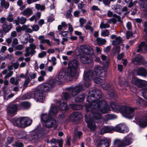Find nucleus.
<instances>
[{"instance_id": "f257e3e1", "label": "nucleus", "mask_w": 147, "mask_h": 147, "mask_svg": "<svg viewBox=\"0 0 147 147\" xmlns=\"http://www.w3.org/2000/svg\"><path fill=\"white\" fill-rule=\"evenodd\" d=\"M102 92L100 90L94 89L90 91L87 94L86 100L88 103L85 105L87 113L85 120L88 127L91 130H94L96 127L95 123L99 122L102 116L98 112L102 113H109L111 111L110 107L104 100H100Z\"/></svg>"}, {"instance_id": "f03ea898", "label": "nucleus", "mask_w": 147, "mask_h": 147, "mask_svg": "<svg viewBox=\"0 0 147 147\" xmlns=\"http://www.w3.org/2000/svg\"><path fill=\"white\" fill-rule=\"evenodd\" d=\"M66 76L63 71H60L55 77V80H51L45 84L38 87L36 90L33 92L32 96L34 99L39 102H42L45 99L44 92L51 90L55 83L60 84L65 80Z\"/></svg>"}, {"instance_id": "7ed1b4c3", "label": "nucleus", "mask_w": 147, "mask_h": 147, "mask_svg": "<svg viewBox=\"0 0 147 147\" xmlns=\"http://www.w3.org/2000/svg\"><path fill=\"white\" fill-rule=\"evenodd\" d=\"M94 76V72L92 70H85L83 75L84 83H82L74 87L67 88L66 90L71 92L73 96H76L79 92L89 86Z\"/></svg>"}, {"instance_id": "20e7f679", "label": "nucleus", "mask_w": 147, "mask_h": 147, "mask_svg": "<svg viewBox=\"0 0 147 147\" xmlns=\"http://www.w3.org/2000/svg\"><path fill=\"white\" fill-rule=\"evenodd\" d=\"M58 112V109L56 105L51 104L49 113H43L41 115V120L43 127L50 128L55 125L54 129L57 128V125L55 119L52 118V117L55 115Z\"/></svg>"}, {"instance_id": "39448f33", "label": "nucleus", "mask_w": 147, "mask_h": 147, "mask_svg": "<svg viewBox=\"0 0 147 147\" xmlns=\"http://www.w3.org/2000/svg\"><path fill=\"white\" fill-rule=\"evenodd\" d=\"M110 106L114 111L121 113L123 117L131 119L134 116L135 108L126 106H120L114 102H110Z\"/></svg>"}, {"instance_id": "423d86ee", "label": "nucleus", "mask_w": 147, "mask_h": 147, "mask_svg": "<svg viewBox=\"0 0 147 147\" xmlns=\"http://www.w3.org/2000/svg\"><path fill=\"white\" fill-rule=\"evenodd\" d=\"M80 49L82 53L80 56L81 62L84 64L91 63L92 61V59L89 54L91 52L92 53L94 52L93 49L90 47L86 45L80 46Z\"/></svg>"}, {"instance_id": "0eeeda50", "label": "nucleus", "mask_w": 147, "mask_h": 147, "mask_svg": "<svg viewBox=\"0 0 147 147\" xmlns=\"http://www.w3.org/2000/svg\"><path fill=\"white\" fill-rule=\"evenodd\" d=\"M32 121L27 117L15 118L11 120V122L15 126L19 127H25L30 125Z\"/></svg>"}, {"instance_id": "6e6552de", "label": "nucleus", "mask_w": 147, "mask_h": 147, "mask_svg": "<svg viewBox=\"0 0 147 147\" xmlns=\"http://www.w3.org/2000/svg\"><path fill=\"white\" fill-rule=\"evenodd\" d=\"M78 69V62L76 60H74L68 63V67L65 74L67 76L72 78L75 76Z\"/></svg>"}, {"instance_id": "1a4fd4ad", "label": "nucleus", "mask_w": 147, "mask_h": 147, "mask_svg": "<svg viewBox=\"0 0 147 147\" xmlns=\"http://www.w3.org/2000/svg\"><path fill=\"white\" fill-rule=\"evenodd\" d=\"M132 139L131 136L127 135L124 137L123 140L116 139L114 142V144L116 145L118 147H123L128 146L131 144Z\"/></svg>"}, {"instance_id": "9d476101", "label": "nucleus", "mask_w": 147, "mask_h": 147, "mask_svg": "<svg viewBox=\"0 0 147 147\" xmlns=\"http://www.w3.org/2000/svg\"><path fill=\"white\" fill-rule=\"evenodd\" d=\"M107 68L103 67L100 66H96L94 69V73L97 76L101 77H104L107 75V71L106 69Z\"/></svg>"}, {"instance_id": "9b49d317", "label": "nucleus", "mask_w": 147, "mask_h": 147, "mask_svg": "<svg viewBox=\"0 0 147 147\" xmlns=\"http://www.w3.org/2000/svg\"><path fill=\"white\" fill-rule=\"evenodd\" d=\"M36 48V46L34 43L30 44L29 46L26 48V53L24 54V56L27 57L30 55H32L36 52L34 50Z\"/></svg>"}, {"instance_id": "f8f14e48", "label": "nucleus", "mask_w": 147, "mask_h": 147, "mask_svg": "<svg viewBox=\"0 0 147 147\" xmlns=\"http://www.w3.org/2000/svg\"><path fill=\"white\" fill-rule=\"evenodd\" d=\"M82 117L81 113L78 111L74 112L71 114L68 117L69 120L74 122L77 120H80Z\"/></svg>"}, {"instance_id": "ddd939ff", "label": "nucleus", "mask_w": 147, "mask_h": 147, "mask_svg": "<svg viewBox=\"0 0 147 147\" xmlns=\"http://www.w3.org/2000/svg\"><path fill=\"white\" fill-rule=\"evenodd\" d=\"M132 84L138 87H142L143 86H147V82L144 80L138 79L137 78H132L131 80Z\"/></svg>"}, {"instance_id": "4468645a", "label": "nucleus", "mask_w": 147, "mask_h": 147, "mask_svg": "<svg viewBox=\"0 0 147 147\" xmlns=\"http://www.w3.org/2000/svg\"><path fill=\"white\" fill-rule=\"evenodd\" d=\"M114 131H115L121 133H124L128 131V128L125 125L120 123L115 127H113Z\"/></svg>"}, {"instance_id": "2eb2a0df", "label": "nucleus", "mask_w": 147, "mask_h": 147, "mask_svg": "<svg viewBox=\"0 0 147 147\" xmlns=\"http://www.w3.org/2000/svg\"><path fill=\"white\" fill-rule=\"evenodd\" d=\"M102 87L104 90H108V94L110 97H114L115 94V91L113 89V88L110 87V86L107 84L106 83H104L102 85Z\"/></svg>"}, {"instance_id": "dca6fc26", "label": "nucleus", "mask_w": 147, "mask_h": 147, "mask_svg": "<svg viewBox=\"0 0 147 147\" xmlns=\"http://www.w3.org/2000/svg\"><path fill=\"white\" fill-rule=\"evenodd\" d=\"M18 109V107L17 105H11L7 108V112L9 115H14L16 114Z\"/></svg>"}, {"instance_id": "f3484780", "label": "nucleus", "mask_w": 147, "mask_h": 147, "mask_svg": "<svg viewBox=\"0 0 147 147\" xmlns=\"http://www.w3.org/2000/svg\"><path fill=\"white\" fill-rule=\"evenodd\" d=\"M109 139H104L99 141L97 143L98 147H109L111 144Z\"/></svg>"}, {"instance_id": "a211bd4d", "label": "nucleus", "mask_w": 147, "mask_h": 147, "mask_svg": "<svg viewBox=\"0 0 147 147\" xmlns=\"http://www.w3.org/2000/svg\"><path fill=\"white\" fill-rule=\"evenodd\" d=\"M147 51V42L146 43L144 42H142L138 46V48L136 51L138 53L141 52L144 53Z\"/></svg>"}, {"instance_id": "6ab92c4d", "label": "nucleus", "mask_w": 147, "mask_h": 147, "mask_svg": "<svg viewBox=\"0 0 147 147\" xmlns=\"http://www.w3.org/2000/svg\"><path fill=\"white\" fill-rule=\"evenodd\" d=\"M113 127L112 126H105L102 128L100 132L101 134L106 133H113L114 132Z\"/></svg>"}, {"instance_id": "aec40b11", "label": "nucleus", "mask_w": 147, "mask_h": 147, "mask_svg": "<svg viewBox=\"0 0 147 147\" xmlns=\"http://www.w3.org/2000/svg\"><path fill=\"white\" fill-rule=\"evenodd\" d=\"M58 107L59 109L62 111H66L68 109L67 102L62 99L59 102Z\"/></svg>"}, {"instance_id": "412c9836", "label": "nucleus", "mask_w": 147, "mask_h": 147, "mask_svg": "<svg viewBox=\"0 0 147 147\" xmlns=\"http://www.w3.org/2000/svg\"><path fill=\"white\" fill-rule=\"evenodd\" d=\"M137 74L138 75L142 76H146L147 75V71L145 68L140 67H138L135 70Z\"/></svg>"}, {"instance_id": "4be33fe9", "label": "nucleus", "mask_w": 147, "mask_h": 147, "mask_svg": "<svg viewBox=\"0 0 147 147\" xmlns=\"http://www.w3.org/2000/svg\"><path fill=\"white\" fill-rule=\"evenodd\" d=\"M18 106L19 109H26L30 107V104L28 102H24L20 103Z\"/></svg>"}, {"instance_id": "5701e85b", "label": "nucleus", "mask_w": 147, "mask_h": 147, "mask_svg": "<svg viewBox=\"0 0 147 147\" xmlns=\"http://www.w3.org/2000/svg\"><path fill=\"white\" fill-rule=\"evenodd\" d=\"M143 60V58L142 57L139 56L134 58L132 60V61L134 65H140L141 64Z\"/></svg>"}, {"instance_id": "b1692460", "label": "nucleus", "mask_w": 147, "mask_h": 147, "mask_svg": "<svg viewBox=\"0 0 147 147\" xmlns=\"http://www.w3.org/2000/svg\"><path fill=\"white\" fill-rule=\"evenodd\" d=\"M33 13L32 10L30 8H28L25 9L21 14L28 18Z\"/></svg>"}, {"instance_id": "393cba45", "label": "nucleus", "mask_w": 147, "mask_h": 147, "mask_svg": "<svg viewBox=\"0 0 147 147\" xmlns=\"http://www.w3.org/2000/svg\"><path fill=\"white\" fill-rule=\"evenodd\" d=\"M101 57L103 62L104 63V67L108 68V63L109 62V58L104 55H101Z\"/></svg>"}, {"instance_id": "a878e982", "label": "nucleus", "mask_w": 147, "mask_h": 147, "mask_svg": "<svg viewBox=\"0 0 147 147\" xmlns=\"http://www.w3.org/2000/svg\"><path fill=\"white\" fill-rule=\"evenodd\" d=\"M2 73L5 75L4 78L6 79L11 76L13 74V72L9 70L5 69L2 71Z\"/></svg>"}, {"instance_id": "bb28decb", "label": "nucleus", "mask_w": 147, "mask_h": 147, "mask_svg": "<svg viewBox=\"0 0 147 147\" xmlns=\"http://www.w3.org/2000/svg\"><path fill=\"white\" fill-rule=\"evenodd\" d=\"M26 76L28 78L31 80L32 79H34L36 78V74L35 73L29 72L28 71H27L26 73Z\"/></svg>"}, {"instance_id": "cd10ccee", "label": "nucleus", "mask_w": 147, "mask_h": 147, "mask_svg": "<svg viewBox=\"0 0 147 147\" xmlns=\"http://www.w3.org/2000/svg\"><path fill=\"white\" fill-rule=\"evenodd\" d=\"M70 107L73 110H79L82 109L83 106L80 105H77L75 104H71L70 105Z\"/></svg>"}, {"instance_id": "c85d7f7f", "label": "nucleus", "mask_w": 147, "mask_h": 147, "mask_svg": "<svg viewBox=\"0 0 147 147\" xmlns=\"http://www.w3.org/2000/svg\"><path fill=\"white\" fill-rule=\"evenodd\" d=\"M82 135V133L81 131H75L74 133L73 141L75 142L76 141L77 137H78L79 138H80L81 136Z\"/></svg>"}, {"instance_id": "c756f323", "label": "nucleus", "mask_w": 147, "mask_h": 147, "mask_svg": "<svg viewBox=\"0 0 147 147\" xmlns=\"http://www.w3.org/2000/svg\"><path fill=\"white\" fill-rule=\"evenodd\" d=\"M84 98V94H82L81 95H78L75 98V101L77 102H81L83 101Z\"/></svg>"}, {"instance_id": "7c9ffc66", "label": "nucleus", "mask_w": 147, "mask_h": 147, "mask_svg": "<svg viewBox=\"0 0 147 147\" xmlns=\"http://www.w3.org/2000/svg\"><path fill=\"white\" fill-rule=\"evenodd\" d=\"M139 4L140 7L142 9H146L147 7V0H140Z\"/></svg>"}, {"instance_id": "2f4dec72", "label": "nucleus", "mask_w": 147, "mask_h": 147, "mask_svg": "<svg viewBox=\"0 0 147 147\" xmlns=\"http://www.w3.org/2000/svg\"><path fill=\"white\" fill-rule=\"evenodd\" d=\"M17 137L19 139H25L27 138V135L26 132L22 131L17 135Z\"/></svg>"}, {"instance_id": "473e14b6", "label": "nucleus", "mask_w": 147, "mask_h": 147, "mask_svg": "<svg viewBox=\"0 0 147 147\" xmlns=\"http://www.w3.org/2000/svg\"><path fill=\"white\" fill-rule=\"evenodd\" d=\"M122 40L120 37H116L115 40L112 41V44L114 45H119L122 41Z\"/></svg>"}, {"instance_id": "72a5a7b5", "label": "nucleus", "mask_w": 147, "mask_h": 147, "mask_svg": "<svg viewBox=\"0 0 147 147\" xmlns=\"http://www.w3.org/2000/svg\"><path fill=\"white\" fill-rule=\"evenodd\" d=\"M105 120H110L116 118L117 117L113 114H108L105 115Z\"/></svg>"}, {"instance_id": "f704fd0d", "label": "nucleus", "mask_w": 147, "mask_h": 147, "mask_svg": "<svg viewBox=\"0 0 147 147\" xmlns=\"http://www.w3.org/2000/svg\"><path fill=\"white\" fill-rule=\"evenodd\" d=\"M96 41L97 45H104L106 42V40L105 39H102L100 38H97Z\"/></svg>"}, {"instance_id": "c9c22d12", "label": "nucleus", "mask_w": 147, "mask_h": 147, "mask_svg": "<svg viewBox=\"0 0 147 147\" xmlns=\"http://www.w3.org/2000/svg\"><path fill=\"white\" fill-rule=\"evenodd\" d=\"M6 88V86H3L2 88L3 94L4 96L5 97H6L11 92L10 90L6 89H5Z\"/></svg>"}, {"instance_id": "e433bc0d", "label": "nucleus", "mask_w": 147, "mask_h": 147, "mask_svg": "<svg viewBox=\"0 0 147 147\" xmlns=\"http://www.w3.org/2000/svg\"><path fill=\"white\" fill-rule=\"evenodd\" d=\"M18 78H15L14 77H13L10 79V82L11 84L17 85L18 84Z\"/></svg>"}, {"instance_id": "4c0bfd02", "label": "nucleus", "mask_w": 147, "mask_h": 147, "mask_svg": "<svg viewBox=\"0 0 147 147\" xmlns=\"http://www.w3.org/2000/svg\"><path fill=\"white\" fill-rule=\"evenodd\" d=\"M63 96L64 99L66 100L69 99L70 98V95L68 92H63Z\"/></svg>"}, {"instance_id": "58836bf2", "label": "nucleus", "mask_w": 147, "mask_h": 147, "mask_svg": "<svg viewBox=\"0 0 147 147\" xmlns=\"http://www.w3.org/2000/svg\"><path fill=\"white\" fill-rule=\"evenodd\" d=\"M1 5L2 6H4L5 8L7 9L9 6V3L8 2H6L5 0H1Z\"/></svg>"}, {"instance_id": "ea45409f", "label": "nucleus", "mask_w": 147, "mask_h": 147, "mask_svg": "<svg viewBox=\"0 0 147 147\" xmlns=\"http://www.w3.org/2000/svg\"><path fill=\"white\" fill-rule=\"evenodd\" d=\"M64 118V114L62 113L60 114L58 117L57 121L59 123H61L63 121Z\"/></svg>"}, {"instance_id": "a19ab883", "label": "nucleus", "mask_w": 147, "mask_h": 147, "mask_svg": "<svg viewBox=\"0 0 147 147\" xmlns=\"http://www.w3.org/2000/svg\"><path fill=\"white\" fill-rule=\"evenodd\" d=\"M73 9L72 8H70L66 12V18L68 19L69 18H71L72 16V15L71 13L72 12Z\"/></svg>"}, {"instance_id": "79ce46f5", "label": "nucleus", "mask_w": 147, "mask_h": 147, "mask_svg": "<svg viewBox=\"0 0 147 147\" xmlns=\"http://www.w3.org/2000/svg\"><path fill=\"white\" fill-rule=\"evenodd\" d=\"M19 65V64L18 62L14 63L10 66H9L8 69L10 70L11 69H12V67H13L15 69H17L18 68Z\"/></svg>"}, {"instance_id": "37998d69", "label": "nucleus", "mask_w": 147, "mask_h": 147, "mask_svg": "<svg viewBox=\"0 0 147 147\" xmlns=\"http://www.w3.org/2000/svg\"><path fill=\"white\" fill-rule=\"evenodd\" d=\"M17 19L19 20L20 23L23 24L26 22L27 19L25 18L22 17L21 18H20L19 16L17 18Z\"/></svg>"}, {"instance_id": "c03bdc74", "label": "nucleus", "mask_w": 147, "mask_h": 147, "mask_svg": "<svg viewBox=\"0 0 147 147\" xmlns=\"http://www.w3.org/2000/svg\"><path fill=\"white\" fill-rule=\"evenodd\" d=\"M94 81L95 83L100 84L102 82L103 80L100 78L96 77L94 78Z\"/></svg>"}, {"instance_id": "a18cd8bd", "label": "nucleus", "mask_w": 147, "mask_h": 147, "mask_svg": "<svg viewBox=\"0 0 147 147\" xmlns=\"http://www.w3.org/2000/svg\"><path fill=\"white\" fill-rule=\"evenodd\" d=\"M142 94L144 98L147 100V88H145L142 90Z\"/></svg>"}, {"instance_id": "49530a36", "label": "nucleus", "mask_w": 147, "mask_h": 147, "mask_svg": "<svg viewBox=\"0 0 147 147\" xmlns=\"http://www.w3.org/2000/svg\"><path fill=\"white\" fill-rule=\"evenodd\" d=\"M10 29L11 28H2V30L0 31V33L1 35H3L8 32L10 30Z\"/></svg>"}, {"instance_id": "de8ad7c7", "label": "nucleus", "mask_w": 147, "mask_h": 147, "mask_svg": "<svg viewBox=\"0 0 147 147\" xmlns=\"http://www.w3.org/2000/svg\"><path fill=\"white\" fill-rule=\"evenodd\" d=\"M44 36L41 35L38 37V39L40 40V43L42 44H44L46 43V41L47 39H45Z\"/></svg>"}, {"instance_id": "09e8293b", "label": "nucleus", "mask_w": 147, "mask_h": 147, "mask_svg": "<svg viewBox=\"0 0 147 147\" xmlns=\"http://www.w3.org/2000/svg\"><path fill=\"white\" fill-rule=\"evenodd\" d=\"M3 28H12L13 27L11 23H8L7 22H5L3 25Z\"/></svg>"}, {"instance_id": "8fccbe9b", "label": "nucleus", "mask_w": 147, "mask_h": 147, "mask_svg": "<svg viewBox=\"0 0 147 147\" xmlns=\"http://www.w3.org/2000/svg\"><path fill=\"white\" fill-rule=\"evenodd\" d=\"M13 145L15 147H23V144L21 142H16Z\"/></svg>"}, {"instance_id": "3c124183", "label": "nucleus", "mask_w": 147, "mask_h": 147, "mask_svg": "<svg viewBox=\"0 0 147 147\" xmlns=\"http://www.w3.org/2000/svg\"><path fill=\"white\" fill-rule=\"evenodd\" d=\"M79 21L80 24V26L82 27L83 25L86 22V20L84 18H81L79 20Z\"/></svg>"}, {"instance_id": "603ef678", "label": "nucleus", "mask_w": 147, "mask_h": 147, "mask_svg": "<svg viewBox=\"0 0 147 147\" xmlns=\"http://www.w3.org/2000/svg\"><path fill=\"white\" fill-rule=\"evenodd\" d=\"M46 55V53L45 51H43L41 53H39L38 56L39 57L42 58L44 57Z\"/></svg>"}, {"instance_id": "864d4df0", "label": "nucleus", "mask_w": 147, "mask_h": 147, "mask_svg": "<svg viewBox=\"0 0 147 147\" xmlns=\"http://www.w3.org/2000/svg\"><path fill=\"white\" fill-rule=\"evenodd\" d=\"M32 30L30 28H27V32L29 33H32V31H37L38 30L39 28H32Z\"/></svg>"}, {"instance_id": "5fc2aeb1", "label": "nucleus", "mask_w": 147, "mask_h": 147, "mask_svg": "<svg viewBox=\"0 0 147 147\" xmlns=\"http://www.w3.org/2000/svg\"><path fill=\"white\" fill-rule=\"evenodd\" d=\"M48 131V129L47 128H43L40 130L38 133L42 134L44 133H46Z\"/></svg>"}, {"instance_id": "6e6d98bb", "label": "nucleus", "mask_w": 147, "mask_h": 147, "mask_svg": "<svg viewBox=\"0 0 147 147\" xmlns=\"http://www.w3.org/2000/svg\"><path fill=\"white\" fill-rule=\"evenodd\" d=\"M109 33V31L108 30H103L101 33L102 36H107Z\"/></svg>"}, {"instance_id": "4d7b16f0", "label": "nucleus", "mask_w": 147, "mask_h": 147, "mask_svg": "<svg viewBox=\"0 0 147 147\" xmlns=\"http://www.w3.org/2000/svg\"><path fill=\"white\" fill-rule=\"evenodd\" d=\"M31 80L29 79V78H27L24 82V86L25 87L27 86L28 84Z\"/></svg>"}, {"instance_id": "13d9d810", "label": "nucleus", "mask_w": 147, "mask_h": 147, "mask_svg": "<svg viewBox=\"0 0 147 147\" xmlns=\"http://www.w3.org/2000/svg\"><path fill=\"white\" fill-rule=\"evenodd\" d=\"M136 102L141 105L144 103V101L142 98H138L136 100Z\"/></svg>"}, {"instance_id": "bf43d9fd", "label": "nucleus", "mask_w": 147, "mask_h": 147, "mask_svg": "<svg viewBox=\"0 0 147 147\" xmlns=\"http://www.w3.org/2000/svg\"><path fill=\"white\" fill-rule=\"evenodd\" d=\"M18 43V42L17 39L16 38L14 39L13 41V43L12 45V46L13 47H14L15 45H17Z\"/></svg>"}, {"instance_id": "052dcab7", "label": "nucleus", "mask_w": 147, "mask_h": 147, "mask_svg": "<svg viewBox=\"0 0 147 147\" xmlns=\"http://www.w3.org/2000/svg\"><path fill=\"white\" fill-rule=\"evenodd\" d=\"M67 26V25L65 22H62L61 23V25H59L58 28L66 27Z\"/></svg>"}, {"instance_id": "680f3d73", "label": "nucleus", "mask_w": 147, "mask_h": 147, "mask_svg": "<svg viewBox=\"0 0 147 147\" xmlns=\"http://www.w3.org/2000/svg\"><path fill=\"white\" fill-rule=\"evenodd\" d=\"M80 11H75L74 13V16L76 17H78L79 16Z\"/></svg>"}, {"instance_id": "e2e57ef3", "label": "nucleus", "mask_w": 147, "mask_h": 147, "mask_svg": "<svg viewBox=\"0 0 147 147\" xmlns=\"http://www.w3.org/2000/svg\"><path fill=\"white\" fill-rule=\"evenodd\" d=\"M103 2L105 5H109L110 3V0H103Z\"/></svg>"}, {"instance_id": "0e129e2a", "label": "nucleus", "mask_w": 147, "mask_h": 147, "mask_svg": "<svg viewBox=\"0 0 147 147\" xmlns=\"http://www.w3.org/2000/svg\"><path fill=\"white\" fill-rule=\"evenodd\" d=\"M63 141L62 139H60V140H58V141L57 142L59 144V146L60 147H62L63 143Z\"/></svg>"}, {"instance_id": "69168bd1", "label": "nucleus", "mask_w": 147, "mask_h": 147, "mask_svg": "<svg viewBox=\"0 0 147 147\" xmlns=\"http://www.w3.org/2000/svg\"><path fill=\"white\" fill-rule=\"evenodd\" d=\"M111 49V46H107V47H106L104 49V51L105 52L107 53L110 51Z\"/></svg>"}, {"instance_id": "338daca9", "label": "nucleus", "mask_w": 147, "mask_h": 147, "mask_svg": "<svg viewBox=\"0 0 147 147\" xmlns=\"http://www.w3.org/2000/svg\"><path fill=\"white\" fill-rule=\"evenodd\" d=\"M132 34V32L130 31H127L126 32V36L127 39L129 38L130 37Z\"/></svg>"}, {"instance_id": "774afa93", "label": "nucleus", "mask_w": 147, "mask_h": 147, "mask_svg": "<svg viewBox=\"0 0 147 147\" xmlns=\"http://www.w3.org/2000/svg\"><path fill=\"white\" fill-rule=\"evenodd\" d=\"M7 48L5 46H2L0 51L2 53H4L5 51L7 50Z\"/></svg>"}]
</instances>
